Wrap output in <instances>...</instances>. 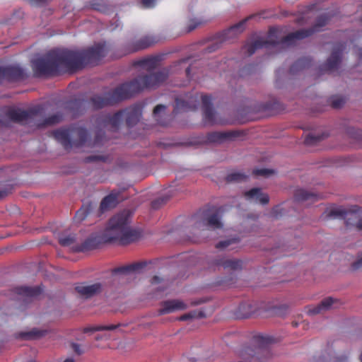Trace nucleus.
<instances>
[{
	"instance_id": "obj_1",
	"label": "nucleus",
	"mask_w": 362,
	"mask_h": 362,
	"mask_svg": "<svg viewBox=\"0 0 362 362\" xmlns=\"http://www.w3.org/2000/svg\"><path fill=\"white\" fill-rule=\"evenodd\" d=\"M107 53L105 42L97 43L83 49H54L45 57L33 61L32 66L37 76L74 73L87 66L98 65Z\"/></svg>"
},
{
	"instance_id": "obj_2",
	"label": "nucleus",
	"mask_w": 362,
	"mask_h": 362,
	"mask_svg": "<svg viewBox=\"0 0 362 362\" xmlns=\"http://www.w3.org/2000/svg\"><path fill=\"white\" fill-rule=\"evenodd\" d=\"M170 74L168 69H163L156 73L139 76L115 88L93 95L88 104L93 110H100L113 106L129 99L145 88H156L163 83Z\"/></svg>"
},
{
	"instance_id": "obj_3",
	"label": "nucleus",
	"mask_w": 362,
	"mask_h": 362,
	"mask_svg": "<svg viewBox=\"0 0 362 362\" xmlns=\"http://www.w3.org/2000/svg\"><path fill=\"white\" fill-rule=\"evenodd\" d=\"M329 21V18L327 14L318 16L315 23L312 28L307 29H300L295 32L291 33L286 36L279 40L277 37L278 29L276 28H271L269 30L268 39L258 38L250 44L244 46V49L249 56L252 55L255 51L262 47H269V46H281L291 45L296 40H302L312 35L314 33L318 32L322 28L325 26Z\"/></svg>"
},
{
	"instance_id": "obj_4",
	"label": "nucleus",
	"mask_w": 362,
	"mask_h": 362,
	"mask_svg": "<svg viewBox=\"0 0 362 362\" xmlns=\"http://www.w3.org/2000/svg\"><path fill=\"white\" fill-rule=\"evenodd\" d=\"M130 218L131 213L126 210L112 216L103 233L102 241L117 242L121 245H126L136 241L140 234L130 228Z\"/></svg>"
},
{
	"instance_id": "obj_5",
	"label": "nucleus",
	"mask_w": 362,
	"mask_h": 362,
	"mask_svg": "<svg viewBox=\"0 0 362 362\" xmlns=\"http://www.w3.org/2000/svg\"><path fill=\"white\" fill-rule=\"evenodd\" d=\"M202 100L204 122L205 124H224L226 122L218 117L216 112L212 107L211 97L209 95H199L198 93L194 95L187 93L183 96L175 99V105L173 113L177 114L181 112H187L197 109L199 100Z\"/></svg>"
},
{
	"instance_id": "obj_6",
	"label": "nucleus",
	"mask_w": 362,
	"mask_h": 362,
	"mask_svg": "<svg viewBox=\"0 0 362 362\" xmlns=\"http://www.w3.org/2000/svg\"><path fill=\"white\" fill-rule=\"evenodd\" d=\"M141 114V107L139 105H134L119 110L113 115H103L98 119V123L104 128L116 131L124 119L128 127L134 126L139 121Z\"/></svg>"
},
{
	"instance_id": "obj_7",
	"label": "nucleus",
	"mask_w": 362,
	"mask_h": 362,
	"mask_svg": "<svg viewBox=\"0 0 362 362\" xmlns=\"http://www.w3.org/2000/svg\"><path fill=\"white\" fill-rule=\"evenodd\" d=\"M54 136L62 144L65 149L72 146L77 147L86 144L88 134L86 128L82 127H72L70 129H58L53 132Z\"/></svg>"
},
{
	"instance_id": "obj_8",
	"label": "nucleus",
	"mask_w": 362,
	"mask_h": 362,
	"mask_svg": "<svg viewBox=\"0 0 362 362\" xmlns=\"http://www.w3.org/2000/svg\"><path fill=\"white\" fill-rule=\"evenodd\" d=\"M360 207L355 206L354 210L346 211L342 209L331 210L327 215V218L340 217L345 220L346 226H356L358 230H362V218L359 213Z\"/></svg>"
},
{
	"instance_id": "obj_9",
	"label": "nucleus",
	"mask_w": 362,
	"mask_h": 362,
	"mask_svg": "<svg viewBox=\"0 0 362 362\" xmlns=\"http://www.w3.org/2000/svg\"><path fill=\"white\" fill-rule=\"evenodd\" d=\"M42 105H36L28 110L20 108H12L8 110L6 115L9 119L14 122L22 123L34 120L35 118L44 112Z\"/></svg>"
},
{
	"instance_id": "obj_10",
	"label": "nucleus",
	"mask_w": 362,
	"mask_h": 362,
	"mask_svg": "<svg viewBox=\"0 0 362 362\" xmlns=\"http://www.w3.org/2000/svg\"><path fill=\"white\" fill-rule=\"evenodd\" d=\"M200 221L197 222V228H206L208 229L222 228L223 223L220 220L219 211L214 207L207 208L201 211Z\"/></svg>"
},
{
	"instance_id": "obj_11",
	"label": "nucleus",
	"mask_w": 362,
	"mask_h": 362,
	"mask_svg": "<svg viewBox=\"0 0 362 362\" xmlns=\"http://www.w3.org/2000/svg\"><path fill=\"white\" fill-rule=\"evenodd\" d=\"M345 48L344 43L338 42L333 47L330 57L320 67L322 72H331L338 69L341 61V56Z\"/></svg>"
},
{
	"instance_id": "obj_12",
	"label": "nucleus",
	"mask_w": 362,
	"mask_h": 362,
	"mask_svg": "<svg viewBox=\"0 0 362 362\" xmlns=\"http://www.w3.org/2000/svg\"><path fill=\"white\" fill-rule=\"evenodd\" d=\"M43 291L40 286H18L13 289V292L17 295V299L25 303L31 301L33 298L40 296Z\"/></svg>"
},
{
	"instance_id": "obj_13",
	"label": "nucleus",
	"mask_w": 362,
	"mask_h": 362,
	"mask_svg": "<svg viewBox=\"0 0 362 362\" xmlns=\"http://www.w3.org/2000/svg\"><path fill=\"white\" fill-rule=\"evenodd\" d=\"M253 341L255 345L258 347V354L261 353L267 356V358L257 356L258 361L259 362H268L269 358L271 356L269 345L274 341V337L258 334L254 336Z\"/></svg>"
},
{
	"instance_id": "obj_14",
	"label": "nucleus",
	"mask_w": 362,
	"mask_h": 362,
	"mask_svg": "<svg viewBox=\"0 0 362 362\" xmlns=\"http://www.w3.org/2000/svg\"><path fill=\"white\" fill-rule=\"evenodd\" d=\"M24 71L18 66H0V83L4 80L16 81L24 78Z\"/></svg>"
},
{
	"instance_id": "obj_15",
	"label": "nucleus",
	"mask_w": 362,
	"mask_h": 362,
	"mask_svg": "<svg viewBox=\"0 0 362 362\" xmlns=\"http://www.w3.org/2000/svg\"><path fill=\"white\" fill-rule=\"evenodd\" d=\"M211 267H222L224 269L238 271L242 269L243 261L237 259H226L223 257L217 256L210 262Z\"/></svg>"
},
{
	"instance_id": "obj_16",
	"label": "nucleus",
	"mask_w": 362,
	"mask_h": 362,
	"mask_svg": "<svg viewBox=\"0 0 362 362\" xmlns=\"http://www.w3.org/2000/svg\"><path fill=\"white\" fill-rule=\"evenodd\" d=\"M161 307L158 310V315L169 314L177 310H183L187 308L186 303L180 300H168L163 301Z\"/></svg>"
},
{
	"instance_id": "obj_17",
	"label": "nucleus",
	"mask_w": 362,
	"mask_h": 362,
	"mask_svg": "<svg viewBox=\"0 0 362 362\" xmlns=\"http://www.w3.org/2000/svg\"><path fill=\"white\" fill-rule=\"evenodd\" d=\"M76 291L84 298H90L102 291V284L95 283L88 285L86 283H81L75 287Z\"/></svg>"
},
{
	"instance_id": "obj_18",
	"label": "nucleus",
	"mask_w": 362,
	"mask_h": 362,
	"mask_svg": "<svg viewBox=\"0 0 362 362\" xmlns=\"http://www.w3.org/2000/svg\"><path fill=\"white\" fill-rule=\"evenodd\" d=\"M155 39L151 36H145L136 42H129L127 45L126 54L136 52L145 49L156 43Z\"/></svg>"
},
{
	"instance_id": "obj_19",
	"label": "nucleus",
	"mask_w": 362,
	"mask_h": 362,
	"mask_svg": "<svg viewBox=\"0 0 362 362\" xmlns=\"http://www.w3.org/2000/svg\"><path fill=\"white\" fill-rule=\"evenodd\" d=\"M66 113H71L76 117L85 110V101L82 99L74 98L66 102L64 106Z\"/></svg>"
},
{
	"instance_id": "obj_20",
	"label": "nucleus",
	"mask_w": 362,
	"mask_h": 362,
	"mask_svg": "<svg viewBox=\"0 0 362 362\" xmlns=\"http://www.w3.org/2000/svg\"><path fill=\"white\" fill-rule=\"evenodd\" d=\"M247 200L255 201L261 204H267L269 202V197L267 194L262 192L261 189L255 187L244 193Z\"/></svg>"
},
{
	"instance_id": "obj_21",
	"label": "nucleus",
	"mask_w": 362,
	"mask_h": 362,
	"mask_svg": "<svg viewBox=\"0 0 362 362\" xmlns=\"http://www.w3.org/2000/svg\"><path fill=\"white\" fill-rule=\"evenodd\" d=\"M238 134L237 132H211L207 134L205 141L208 143H221L224 140L236 137Z\"/></svg>"
},
{
	"instance_id": "obj_22",
	"label": "nucleus",
	"mask_w": 362,
	"mask_h": 362,
	"mask_svg": "<svg viewBox=\"0 0 362 362\" xmlns=\"http://www.w3.org/2000/svg\"><path fill=\"white\" fill-rule=\"evenodd\" d=\"M257 312V305L255 303L245 302L239 305L238 315L240 318H248L255 315Z\"/></svg>"
},
{
	"instance_id": "obj_23",
	"label": "nucleus",
	"mask_w": 362,
	"mask_h": 362,
	"mask_svg": "<svg viewBox=\"0 0 362 362\" xmlns=\"http://www.w3.org/2000/svg\"><path fill=\"white\" fill-rule=\"evenodd\" d=\"M118 193L111 192L105 196L100 204V210L102 213L115 208L118 204Z\"/></svg>"
},
{
	"instance_id": "obj_24",
	"label": "nucleus",
	"mask_w": 362,
	"mask_h": 362,
	"mask_svg": "<svg viewBox=\"0 0 362 362\" xmlns=\"http://www.w3.org/2000/svg\"><path fill=\"white\" fill-rule=\"evenodd\" d=\"M101 243L100 239L96 236H90L86 238L79 246L75 247L76 252H86L97 248Z\"/></svg>"
},
{
	"instance_id": "obj_25",
	"label": "nucleus",
	"mask_w": 362,
	"mask_h": 362,
	"mask_svg": "<svg viewBox=\"0 0 362 362\" xmlns=\"http://www.w3.org/2000/svg\"><path fill=\"white\" fill-rule=\"evenodd\" d=\"M337 302L336 299L331 297H328L322 300L317 305L309 308L308 313L309 315H315L322 313L324 310H327L332 308V305Z\"/></svg>"
},
{
	"instance_id": "obj_26",
	"label": "nucleus",
	"mask_w": 362,
	"mask_h": 362,
	"mask_svg": "<svg viewBox=\"0 0 362 362\" xmlns=\"http://www.w3.org/2000/svg\"><path fill=\"white\" fill-rule=\"evenodd\" d=\"M294 199L298 202H303L309 200L312 202H315L319 199V195L303 189H298L295 192Z\"/></svg>"
},
{
	"instance_id": "obj_27",
	"label": "nucleus",
	"mask_w": 362,
	"mask_h": 362,
	"mask_svg": "<svg viewBox=\"0 0 362 362\" xmlns=\"http://www.w3.org/2000/svg\"><path fill=\"white\" fill-rule=\"evenodd\" d=\"M311 63L312 60L309 57L300 58L291 65L289 71L291 74H296L299 71L310 67Z\"/></svg>"
},
{
	"instance_id": "obj_28",
	"label": "nucleus",
	"mask_w": 362,
	"mask_h": 362,
	"mask_svg": "<svg viewBox=\"0 0 362 362\" xmlns=\"http://www.w3.org/2000/svg\"><path fill=\"white\" fill-rule=\"evenodd\" d=\"M59 244L63 247H69L73 252H75V247L79 246L77 243L76 235L75 234H69L67 235H62L59 238Z\"/></svg>"
},
{
	"instance_id": "obj_29",
	"label": "nucleus",
	"mask_w": 362,
	"mask_h": 362,
	"mask_svg": "<svg viewBox=\"0 0 362 362\" xmlns=\"http://www.w3.org/2000/svg\"><path fill=\"white\" fill-rule=\"evenodd\" d=\"M247 19L248 18H245L225 30L223 33V38L227 39L242 33L245 29V24Z\"/></svg>"
},
{
	"instance_id": "obj_30",
	"label": "nucleus",
	"mask_w": 362,
	"mask_h": 362,
	"mask_svg": "<svg viewBox=\"0 0 362 362\" xmlns=\"http://www.w3.org/2000/svg\"><path fill=\"white\" fill-rule=\"evenodd\" d=\"M146 265L145 262H136L123 267L115 268L113 271L115 274H127L129 272H137Z\"/></svg>"
},
{
	"instance_id": "obj_31",
	"label": "nucleus",
	"mask_w": 362,
	"mask_h": 362,
	"mask_svg": "<svg viewBox=\"0 0 362 362\" xmlns=\"http://www.w3.org/2000/svg\"><path fill=\"white\" fill-rule=\"evenodd\" d=\"M64 119V114L57 112L45 118L42 122L37 124L38 128L51 126L61 122Z\"/></svg>"
},
{
	"instance_id": "obj_32",
	"label": "nucleus",
	"mask_w": 362,
	"mask_h": 362,
	"mask_svg": "<svg viewBox=\"0 0 362 362\" xmlns=\"http://www.w3.org/2000/svg\"><path fill=\"white\" fill-rule=\"evenodd\" d=\"M160 61L158 57H150L142 59L138 62V65L145 68L147 71H152L155 69Z\"/></svg>"
},
{
	"instance_id": "obj_33",
	"label": "nucleus",
	"mask_w": 362,
	"mask_h": 362,
	"mask_svg": "<svg viewBox=\"0 0 362 362\" xmlns=\"http://www.w3.org/2000/svg\"><path fill=\"white\" fill-rule=\"evenodd\" d=\"M46 332V330L33 329L30 332L20 333L18 337L24 339H35L44 336Z\"/></svg>"
},
{
	"instance_id": "obj_34",
	"label": "nucleus",
	"mask_w": 362,
	"mask_h": 362,
	"mask_svg": "<svg viewBox=\"0 0 362 362\" xmlns=\"http://www.w3.org/2000/svg\"><path fill=\"white\" fill-rule=\"evenodd\" d=\"M205 317V314L202 310H193L188 313L181 315L178 320L180 321H187L193 318H202Z\"/></svg>"
},
{
	"instance_id": "obj_35",
	"label": "nucleus",
	"mask_w": 362,
	"mask_h": 362,
	"mask_svg": "<svg viewBox=\"0 0 362 362\" xmlns=\"http://www.w3.org/2000/svg\"><path fill=\"white\" fill-rule=\"evenodd\" d=\"M247 176L242 173L235 172V173H231L228 174L226 176V179L228 182H239L245 180L247 179Z\"/></svg>"
},
{
	"instance_id": "obj_36",
	"label": "nucleus",
	"mask_w": 362,
	"mask_h": 362,
	"mask_svg": "<svg viewBox=\"0 0 362 362\" xmlns=\"http://www.w3.org/2000/svg\"><path fill=\"white\" fill-rule=\"evenodd\" d=\"M118 325H98L94 326L91 327H86L83 329L84 332H97V331H103V330H113L115 329Z\"/></svg>"
},
{
	"instance_id": "obj_37",
	"label": "nucleus",
	"mask_w": 362,
	"mask_h": 362,
	"mask_svg": "<svg viewBox=\"0 0 362 362\" xmlns=\"http://www.w3.org/2000/svg\"><path fill=\"white\" fill-rule=\"evenodd\" d=\"M204 21L202 19L192 18L189 21L186 28L185 33H188L196 29L198 26L204 23Z\"/></svg>"
},
{
	"instance_id": "obj_38",
	"label": "nucleus",
	"mask_w": 362,
	"mask_h": 362,
	"mask_svg": "<svg viewBox=\"0 0 362 362\" xmlns=\"http://www.w3.org/2000/svg\"><path fill=\"white\" fill-rule=\"evenodd\" d=\"M105 136L104 132L99 130L96 132L92 146L96 147L104 144Z\"/></svg>"
},
{
	"instance_id": "obj_39",
	"label": "nucleus",
	"mask_w": 362,
	"mask_h": 362,
	"mask_svg": "<svg viewBox=\"0 0 362 362\" xmlns=\"http://www.w3.org/2000/svg\"><path fill=\"white\" fill-rule=\"evenodd\" d=\"M89 214V209L88 207H81L78 209L75 214V220L78 222L83 221Z\"/></svg>"
},
{
	"instance_id": "obj_40",
	"label": "nucleus",
	"mask_w": 362,
	"mask_h": 362,
	"mask_svg": "<svg viewBox=\"0 0 362 362\" xmlns=\"http://www.w3.org/2000/svg\"><path fill=\"white\" fill-rule=\"evenodd\" d=\"M323 139V135L309 134L305 139V144L307 145H313Z\"/></svg>"
},
{
	"instance_id": "obj_41",
	"label": "nucleus",
	"mask_w": 362,
	"mask_h": 362,
	"mask_svg": "<svg viewBox=\"0 0 362 362\" xmlns=\"http://www.w3.org/2000/svg\"><path fill=\"white\" fill-rule=\"evenodd\" d=\"M169 199H170L169 197H158V199L153 200L151 202V207L153 209H158L160 207H161L163 205H164L168 202V200Z\"/></svg>"
},
{
	"instance_id": "obj_42",
	"label": "nucleus",
	"mask_w": 362,
	"mask_h": 362,
	"mask_svg": "<svg viewBox=\"0 0 362 362\" xmlns=\"http://www.w3.org/2000/svg\"><path fill=\"white\" fill-rule=\"evenodd\" d=\"M345 100L341 97L334 96L331 98L330 104L333 108L338 109L343 106Z\"/></svg>"
},
{
	"instance_id": "obj_43",
	"label": "nucleus",
	"mask_w": 362,
	"mask_h": 362,
	"mask_svg": "<svg viewBox=\"0 0 362 362\" xmlns=\"http://www.w3.org/2000/svg\"><path fill=\"white\" fill-rule=\"evenodd\" d=\"M274 173L273 170L267 169V168H261V169H255L252 171V174L257 177L262 176V177H268Z\"/></svg>"
},
{
	"instance_id": "obj_44",
	"label": "nucleus",
	"mask_w": 362,
	"mask_h": 362,
	"mask_svg": "<svg viewBox=\"0 0 362 362\" xmlns=\"http://www.w3.org/2000/svg\"><path fill=\"white\" fill-rule=\"evenodd\" d=\"M238 240H239L237 239V238H233V239H229V240H226L220 241L219 243H218L216 244V247L218 248V249H223V248H226V247H228L229 245H230L233 243L238 242Z\"/></svg>"
},
{
	"instance_id": "obj_45",
	"label": "nucleus",
	"mask_w": 362,
	"mask_h": 362,
	"mask_svg": "<svg viewBox=\"0 0 362 362\" xmlns=\"http://www.w3.org/2000/svg\"><path fill=\"white\" fill-rule=\"evenodd\" d=\"M284 214V211L281 206H276L272 209L271 215L274 218H279Z\"/></svg>"
},
{
	"instance_id": "obj_46",
	"label": "nucleus",
	"mask_w": 362,
	"mask_h": 362,
	"mask_svg": "<svg viewBox=\"0 0 362 362\" xmlns=\"http://www.w3.org/2000/svg\"><path fill=\"white\" fill-rule=\"evenodd\" d=\"M156 0H141L140 4L144 8H153L156 4Z\"/></svg>"
},
{
	"instance_id": "obj_47",
	"label": "nucleus",
	"mask_w": 362,
	"mask_h": 362,
	"mask_svg": "<svg viewBox=\"0 0 362 362\" xmlns=\"http://www.w3.org/2000/svg\"><path fill=\"white\" fill-rule=\"evenodd\" d=\"M235 282V279L233 277H230L229 279H223L221 281L218 282L219 284L223 285L226 286H230Z\"/></svg>"
},
{
	"instance_id": "obj_48",
	"label": "nucleus",
	"mask_w": 362,
	"mask_h": 362,
	"mask_svg": "<svg viewBox=\"0 0 362 362\" xmlns=\"http://www.w3.org/2000/svg\"><path fill=\"white\" fill-rule=\"evenodd\" d=\"M33 6H41L47 3L50 0H28Z\"/></svg>"
},
{
	"instance_id": "obj_49",
	"label": "nucleus",
	"mask_w": 362,
	"mask_h": 362,
	"mask_svg": "<svg viewBox=\"0 0 362 362\" xmlns=\"http://www.w3.org/2000/svg\"><path fill=\"white\" fill-rule=\"evenodd\" d=\"M105 158L104 156H88L86 158V160L87 162H93V161H96V160H105Z\"/></svg>"
},
{
	"instance_id": "obj_50",
	"label": "nucleus",
	"mask_w": 362,
	"mask_h": 362,
	"mask_svg": "<svg viewBox=\"0 0 362 362\" xmlns=\"http://www.w3.org/2000/svg\"><path fill=\"white\" fill-rule=\"evenodd\" d=\"M165 110V106L163 105H157L153 111V114L154 117H156L160 112L164 111Z\"/></svg>"
},
{
	"instance_id": "obj_51",
	"label": "nucleus",
	"mask_w": 362,
	"mask_h": 362,
	"mask_svg": "<svg viewBox=\"0 0 362 362\" xmlns=\"http://www.w3.org/2000/svg\"><path fill=\"white\" fill-rule=\"evenodd\" d=\"M351 267L354 270H356V269H361L362 268V257H360L358 260H356V262H354L352 264H351Z\"/></svg>"
},
{
	"instance_id": "obj_52",
	"label": "nucleus",
	"mask_w": 362,
	"mask_h": 362,
	"mask_svg": "<svg viewBox=\"0 0 362 362\" xmlns=\"http://www.w3.org/2000/svg\"><path fill=\"white\" fill-rule=\"evenodd\" d=\"M188 61V59L187 58H185V59H182L177 62H176L174 65H173L171 66L170 69H173V68H176L177 66H180V65H182V64H185Z\"/></svg>"
},
{
	"instance_id": "obj_53",
	"label": "nucleus",
	"mask_w": 362,
	"mask_h": 362,
	"mask_svg": "<svg viewBox=\"0 0 362 362\" xmlns=\"http://www.w3.org/2000/svg\"><path fill=\"white\" fill-rule=\"evenodd\" d=\"M72 348H73L74 352H76L77 354L80 355L82 354V351L80 348V345H78V344L74 343L72 344Z\"/></svg>"
},
{
	"instance_id": "obj_54",
	"label": "nucleus",
	"mask_w": 362,
	"mask_h": 362,
	"mask_svg": "<svg viewBox=\"0 0 362 362\" xmlns=\"http://www.w3.org/2000/svg\"><path fill=\"white\" fill-rule=\"evenodd\" d=\"M346 361H347L346 356H340V357H337L336 358L335 362H346Z\"/></svg>"
},
{
	"instance_id": "obj_55",
	"label": "nucleus",
	"mask_w": 362,
	"mask_h": 362,
	"mask_svg": "<svg viewBox=\"0 0 362 362\" xmlns=\"http://www.w3.org/2000/svg\"><path fill=\"white\" fill-rule=\"evenodd\" d=\"M190 71H191V66H187L186 69H185V73H186V76L187 78H191V74H190Z\"/></svg>"
},
{
	"instance_id": "obj_56",
	"label": "nucleus",
	"mask_w": 362,
	"mask_h": 362,
	"mask_svg": "<svg viewBox=\"0 0 362 362\" xmlns=\"http://www.w3.org/2000/svg\"><path fill=\"white\" fill-rule=\"evenodd\" d=\"M160 279L158 276H153V278L151 279V283L157 284V283L160 282Z\"/></svg>"
},
{
	"instance_id": "obj_57",
	"label": "nucleus",
	"mask_w": 362,
	"mask_h": 362,
	"mask_svg": "<svg viewBox=\"0 0 362 362\" xmlns=\"http://www.w3.org/2000/svg\"><path fill=\"white\" fill-rule=\"evenodd\" d=\"M8 194V192L6 190H0V199L4 198Z\"/></svg>"
},
{
	"instance_id": "obj_58",
	"label": "nucleus",
	"mask_w": 362,
	"mask_h": 362,
	"mask_svg": "<svg viewBox=\"0 0 362 362\" xmlns=\"http://www.w3.org/2000/svg\"><path fill=\"white\" fill-rule=\"evenodd\" d=\"M63 362H75V361L73 358H69L64 360Z\"/></svg>"
},
{
	"instance_id": "obj_59",
	"label": "nucleus",
	"mask_w": 362,
	"mask_h": 362,
	"mask_svg": "<svg viewBox=\"0 0 362 362\" xmlns=\"http://www.w3.org/2000/svg\"><path fill=\"white\" fill-rule=\"evenodd\" d=\"M298 322H292V326H293V327H296L298 326Z\"/></svg>"
},
{
	"instance_id": "obj_60",
	"label": "nucleus",
	"mask_w": 362,
	"mask_h": 362,
	"mask_svg": "<svg viewBox=\"0 0 362 362\" xmlns=\"http://www.w3.org/2000/svg\"><path fill=\"white\" fill-rule=\"evenodd\" d=\"M93 8H94L95 10L101 11V9H100L99 7H98V6H93Z\"/></svg>"
},
{
	"instance_id": "obj_61",
	"label": "nucleus",
	"mask_w": 362,
	"mask_h": 362,
	"mask_svg": "<svg viewBox=\"0 0 362 362\" xmlns=\"http://www.w3.org/2000/svg\"><path fill=\"white\" fill-rule=\"evenodd\" d=\"M202 303V302H196V303H193L192 304H194V305H197V304H199V303Z\"/></svg>"
},
{
	"instance_id": "obj_62",
	"label": "nucleus",
	"mask_w": 362,
	"mask_h": 362,
	"mask_svg": "<svg viewBox=\"0 0 362 362\" xmlns=\"http://www.w3.org/2000/svg\"><path fill=\"white\" fill-rule=\"evenodd\" d=\"M95 339L98 340L99 339H100V337H96Z\"/></svg>"
},
{
	"instance_id": "obj_63",
	"label": "nucleus",
	"mask_w": 362,
	"mask_h": 362,
	"mask_svg": "<svg viewBox=\"0 0 362 362\" xmlns=\"http://www.w3.org/2000/svg\"><path fill=\"white\" fill-rule=\"evenodd\" d=\"M308 202H308V204H310V203H313L310 200H309Z\"/></svg>"
}]
</instances>
